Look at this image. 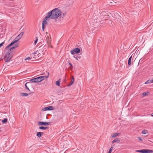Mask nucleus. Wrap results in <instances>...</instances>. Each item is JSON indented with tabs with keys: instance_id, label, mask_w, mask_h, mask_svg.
<instances>
[{
	"instance_id": "obj_1",
	"label": "nucleus",
	"mask_w": 153,
	"mask_h": 153,
	"mask_svg": "<svg viewBox=\"0 0 153 153\" xmlns=\"http://www.w3.org/2000/svg\"><path fill=\"white\" fill-rule=\"evenodd\" d=\"M61 14L60 10L58 8H55L49 12L47 16L45 17L46 19L48 18L51 19H53L58 18Z\"/></svg>"
},
{
	"instance_id": "obj_2",
	"label": "nucleus",
	"mask_w": 153,
	"mask_h": 153,
	"mask_svg": "<svg viewBox=\"0 0 153 153\" xmlns=\"http://www.w3.org/2000/svg\"><path fill=\"white\" fill-rule=\"evenodd\" d=\"M18 44L16 43L14 45L13 47L10 48H9L7 49L6 48V49L7 50V51L4 58V60L6 62L10 61L12 58V56L10 54L11 52V50L17 47L18 46Z\"/></svg>"
},
{
	"instance_id": "obj_3",
	"label": "nucleus",
	"mask_w": 153,
	"mask_h": 153,
	"mask_svg": "<svg viewBox=\"0 0 153 153\" xmlns=\"http://www.w3.org/2000/svg\"><path fill=\"white\" fill-rule=\"evenodd\" d=\"M24 33V32H22L21 33L16 37L13 40L12 42L6 47V48H10V47L13 45L16 44L15 43L20 39Z\"/></svg>"
},
{
	"instance_id": "obj_4",
	"label": "nucleus",
	"mask_w": 153,
	"mask_h": 153,
	"mask_svg": "<svg viewBox=\"0 0 153 153\" xmlns=\"http://www.w3.org/2000/svg\"><path fill=\"white\" fill-rule=\"evenodd\" d=\"M100 17L98 15H96L93 17L92 19L93 21L92 22L93 25H96L97 23H99V22H100V20L99 18ZM98 24L97 25H98Z\"/></svg>"
},
{
	"instance_id": "obj_5",
	"label": "nucleus",
	"mask_w": 153,
	"mask_h": 153,
	"mask_svg": "<svg viewBox=\"0 0 153 153\" xmlns=\"http://www.w3.org/2000/svg\"><path fill=\"white\" fill-rule=\"evenodd\" d=\"M112 16L114 18V20L115 22H120L121 17L117 12H115L114 16L113 15Z\"/></svg>"
},
{
	"instance_id": "obj_6",
	"label": "nucleus",
	"mask_w": 153,
	"mask_h": 153,
	"mask_svg": "<svg viewBox=\"0 0 153 153\" xmlns=\"http://www.w3.org/2000/svg\"><path fill=\"white\" fill-rule=\"evenodd\" d=\"M136 152L142 153H153V151L148 149H143L140 150H136L135 151Z\"/></svg>"
},
{
	"instance_id": "obj_7",
	"label": "nucleus",
	"mask_w": 153,
	"mask_h": 153,
	"mask_svg": "<svg viewBox=\"0 0 153 153\" xmlns=\"http://www.w3.org/2000/svg\"><path fill=\"white\" fill-rule=\"evenodd\" d=\"M71 54L74 55L75 53H79L80 52V49L78 48H76L74 49L71 50L70 51Z\"/></svg>"
},
{
	"instance_id": "obj_8",
	"label": "nucleus",
	"mask_w": 153,
	"mask_h": 153,
	"mask_svg": "<svg viewBox=\"0 0 153 153\" xmlns=\"http://www.w3.org/2000/svg\"><path fill=\"white\" fill-rule=\"evenodd\" d=\"M39 77H37L36 78H34L31 79H30L29 81L31 82H40L41 81Z\"/></svg>"
},
{
	"instance_id": "obj_9",
	"label": "nucleus",
	"mask_w": 153,
	"mask_h": 153,
	"mask_svg": "<svg viewBox=\"0 0 153 153\" xmlns=\"http://www.w3.org/2000/svg\"><path fill=\"white\" fill-rule=\"evenodd\" d=\"M50 123L40 121L38 123L39 126H48L50 124Z\"/></svg>"
},
{
	"instance_id": "obj_10",
	"label": "nucleus",
	"mask_w": 153,
	"mask_h": 153,
	"mask_svg": "<svg viewBox=\"0 0 153 153\" xmlns=\"http://www.w3.org/2000/svg\"><path fill=\"white\" fill-rule=\"evenodd\" d=\"M53 109V108L52 106H49L48 107H45L42 109L43 111H46L51 110Z\"/></svg>"
},
{
	"instance_id": "obj_11",
	"label": "nucleus",
	"mask_w": 153,
	"mask_h": 153,
	"mask_svg": "<svg viewBox=\"0 0 153 153\" xmlns=\"http://www.w3.org/2000/svg\"><path fill=\"white\" fill-rule=\"evenodd\" d=\"M45 41L47 44L48 46H49L51 45V39L49 38V37L48 36H47L45 39Z\"/></svg>"
},
{
	"instance_id": "obj_12",
	"label": "nucleus",
	"mask_w": 153,
	"mask_h": 153,
	"mask_svg": "<svg viewBox=\"0 0 153 153\" xmlns=\"http://www.w3.org/2000/svg\"><path fill=\"white\" fill-rule=\"evenodd\" d=\"M45 20L43 21L42 23V29L43 31H44V28L45 27V25L47 24V22L46 21L47 19H46L45 18Z\"/></svg>"
},
{
	"instance_id": "obj_13",
	"label": "nucleus",
	"mask_w": 153,
	"mask_h": 153,
	"mask_svg": "<svg viewBox=\"0 0 153 153\" xmlns=\"http://www.w3.org/2000/svg\"><path fill=\"white\" fill-rule=\"evenodd\" d=\"M47 73H48V75L47 76H39L40 78V80H41V81H42L45 79L46 78H48V77L49 76V74L48 72Z\"/></svg>"
},
{
	"instance_id": "obj_14",
	"label": "nucleus",
	"mask_w": 153,
	"mask_h": 153,
	"mask_svg": "<svg viewBox=\"0 0 153 153\" xmlns=\"http://www.w3.org/2000/svg\"><path fill=\"white\" fill-rule=\"evenodd\" d=\"M120 134V133H114L111 135V136L112 137H116L118 136Z\"/></svg>"
},
{
	"instance_id": "obj_15",
	"label": "nucleus",
	"mask_w": 153,
	"mask_h": 153,
	"mask_svg": "<svg viewBox=\"0 0 153 153\" xmlns=\"http://www.w3.org/2000/svg\"><path fill=\"white\" fill-rule=\"evenodd\" d=\"M44 134L43 132H38L37 134V136L39 138L41 137L42 135Z\"/></svg>"
},
{
	"instance_id": "obj_16",
	"label": "nucleus",
	"mask_w": 153,
	"mask_h": 153,
	"mask_svg": "<svg viewBox=\"0 0 153 153\" xmlns=\"http://www.w3.org/2000/svg\"><path fill=\"white\" fill-rule=\"evenodd\" d=\"M40 129L46 130L48 129L49 127L48 126H40L39 128Z\"/></svg>"
},
{
	"instance_id": "obj_17",
	"label": "nucleus",
	"mask_w": 153,
	"mask_h": 153,
	"mask_svg": "<svg viewBox=\"0 0 153 153\" xmlns=\"http://www.w3.org/2000/svg\"><path fill=\"white\" fill-rule=\"evenodd\" d=\"M120 142V140H119L118 138H116L112 142V143H114L115 142H117V143H119Z\"/></svg>"
},
{
	"instance_id": "obj_18",
	"label": "nucleus",
	"mask_w": 153,
	"mask_h": 153,
	"mask_svg": "<svg viewBox=\"0 0 153 153\" xmlns=\"http://www.w3.org/2000/svg\"><path fill=\"white\" fill-rule=\"evenodd\" d=\"M131 59H132V56H131L128 59V65H130L131 64Z\"/></svg>"
},
{
	"instance_id": "obj_19",
	"label": "nucleus",
	"mask_w": 153,
	"mask_h": 153,
	"mask_svg": "<svg viewBox=\"0 0 153 153\" xmlns=\"http://www.w3.org/2000/svg\"><path fill=\"white\" fill-rule=\"evenodd\" d=\"M20 95L22 97L27 96L28 95V94L27 93H20Z\"/></svg>"
},
{
	"instance_id": "obj_20",
	"label": "nucleus",
	"mask_w": 153,
	"mask_h": 153,
	"mask_svg": "<svg viewBox=\"0 0 153 153\" xmlns=\"http://www.w3.org/2000/svg\"><path fill=\"white\" fill-rule=\"evenodd\" d=\"M149 94V92H148V91L146 92H143V93H142L143 96V97H144L148 95Z\"/></svg>"
},
{
	"instance_id": "obj_21",
	"label": "nucleus",
	"mask_w": 153,
	"mask_h": 153,
	"mask_svg": "<svg viewBox=\"0 0 153 153\" xmlns=\"http://www.w3.org/2000/svg\"><path fill=\"white\" fill-rule=\"evenodd\" d=\"M60 79H59L56 82V84L58 86H59L60 85Z\"/></svg>"
},
{
	"instance_id": "obj_22",
	"label": "nucleus",
	"mask_w": 153,
	"mask_h": 153,
	"mask_svg": "<svg viewBox=\"0 0 153 153\" xmlns=\"http://www.w3.org/2000/svg\"><path fill=\"white\" fill-rule=\"evenodd\" d=\"M29 84H30V83L29 82H27L26 83V84H25V87H26V88H27V89L29 91H30L29 90V88H28V87L27 86V85Z\"/></svg>"
},
{
	"instance_id": "obj_23",
	"label": "nucleus",
	"mask_w": 153,
	"mask_h": 153,
	"mask_svg": "<svg viewBox=\"0 0 153 153\" xmlns=\"http://www.w3.org/2000/svg\"><path fill=\"white\" fill-rule=\"evenodd\" d=\"M80 56L79 55H78L77 56L75 57V56H74V57L77 60H79L78 59V58H79V59H80Z\"/></svg>"
},
{
	"instance_id": "obj_24",
	"label": "nucleus",
	"mask_w": 153,
	"mask_h": 153,
	"mask_svg": "<svg viewBox=\"0 0 153 153\" xmlns=\"http://www.w3.org/2000/svg\"><path fill=\"white\" fill-rule=\"evenodd\" d=\"M148 131L146 130H143L142 131V133L144 134H146V133H147Z\"/></svg>"
},
{
	"instance_id": "obj_25",
	"label": "nucleus",
	"mask_w": 153,
	"mask_h": 153,
	"mask_svg": "<svg viewBox=\"0 0 153 153\" xmlns=\"http://www.w3.org/2000/svg\"><path fill=\"white\" fill-rule=\"evenodd\" d=\"M7 118H4L3 120H2V122L3 123H6L7 121Z\"/></svg>"
},
{
	"instance_id": "obj_26",
	"label": "nucleus",
	"mask_w": 153,
	"mask_h": 153,
	"mask_svg": "<svg viewBox=\"0 0 153 153\" xmlns=\"http://www.w3.org/2000/svg\"><path fill=\"white\" fill-rule=\"evenodd\" d=\"M68 64L70 65V68L71 69H72L73 68V66L72 64L70 62H68Z\"/></svg>"
},
{
	"instance_id": "obj_27",
	"label": "nucleus",
	"mask_w": 153,
	"mask_h": 153,
	"mask_svg": "<svg viewBox=\"0 0 153 153\" xmlns=\"http://www.w3.org/2000/svg\"><path fill=\"white\" fill-rule=\"evenodd\" d=\"M113 147L112 146L111 147L110 149H109V152H108V153H111V151L113 149Z\"/></svg>"
},
{
	"instance_id": "obj_28",
	"label": "nucleus",
	"mask_w": 153,
	"mask_h": 153,
	"mask_svg": "<svg viewBox=\"0 0 153 153\" xmlns=\"http://www.w3.org/2000/svg\"><path fill=\"white\" fill-rule=\"evenodd\" d=\"M151 83V81L150 80H148L147 81H146L145 83V84H149Z\"/></svg>"
},
{
	"instance_id": "obj_29",
	"label": "nucleus",
	"mask_w": 153,
	"mask_h": 153,
	"mask_svg": "<svg viewBox=\"0 0 153 153\" xmlns=\"http://www.w3.org/2000/svg\"><path fill=\"white\" fill-rule=\"evenodd\" d=\"M7 5L8 6H12L13 5V4L11 3H7Z\"/></svg>"
},
{
	"instance_id": "obj_30",
	"label": "nucleus",
	"mask_w": 153,
	"mask_h": 153,
	"mask_svg": "<svg viewBox=\"0 0 153 153\" xmlns=\"http://www.w3.org/2000/svg\"><path fill=\"white\" fill-rule=\"evenodd\" d=\"M38 41V39L37 37H36V39L35 40L34 42V45H35Z\"/></svg>"
},
{
	"instance_id": "obj_31",
	"label": "nucleus",
	"mask_w": 153,
	"mask_h": 153,
	"mask_svg": "<svg viewBox=\"0 0 153 153\" xmlns=\"http://www.w3.org/2000/svg\"><path fill=\"white\" fill-rule=\"evenodd\" d=\"M71 82H73V83L74 82V77L73 76H72L71 78Z\"/></svg>"
},
{
	"instance_id": "obj_32",
	"label": "nucleus",
	"mask_w": 153,
	"mask_h": 153,
	"mask_svg": "<svg viewBox=\"0 0 153 153\" xmlns=\"http://www.w3.org/2000/svg\"><path fill=\"white\" fill-rule=\"evenodd\" d=\"M30 59H31V58H30V57H27V58H25V60H29Z\"/></svg>"
},
{
	"instance_id": "obj_33",
	"label": "nucleus",
	"mask_w": 153,
	"mask_h": 153,
	"mask_svg": "<svg viewBox=\"0 0 153 153\" xmlns=\"http://www.w3.org/2000/svg\"><path fill=\"white\" fill-rule=\"evenodd\" d=\"M4 43V42H3L0 44V48H1L3 45Z\"/></svg>"
},
{
	"instance_id": "obj_34",
	"label": "nucleus",
	"mask_w": 153,
	"mask_h": 153,
	"mask_svg": "<svg viewBox=\"0 0 153 153\" xmlns=\"http://www.w3.org/2000/svg\"><path fill=\"white\" fill-rule=\"evenodd\" d=\"M73 82H71L70 83L69 85H68V86H70L71 85L73 84Z\"/></svg>"
},
{
	"instance_id": "obj_35",
	"label": "nucleus",
	"mask_w": 153,
	"mask_h": 153,
	"mask_svg": "<svg viewBox=\"0 0 153 153\" xmlns=\"http://www.w3.org/2000/svg\"><path fill=\"white\" fill-rule=\"evenodd\" d=\"M138 139L140 141H142L143 140L140 138V137H138Z\"/></svg>"
},
{
	"instance_id": "obj_36",
	"label": "nucleus",
	"mask_w": 153,
	"mask_h": 153,
	"mask_svg": "<svg viewBox=\"0 0 153 153\" xmlns=\"http://www.w3.org/2000/svg\"><path fill=\"white\" fill-rule=\"evenodd\" d=\"M150 81H151V83H153V79H152L151 80H150Z\"/></svg>"
},
{
	"instance_id": "obj_37",
	"label": "nucleus",
	"mask_w": 153,
	"mask_h": 153,
	"mask_svg": "<svg viewBox=\"0 0 153 153\" xmlns=\"http://www.w3.org/2000/svg\"><path fill=\"white\" fill-rule=\"evenodd\" d=\"M151 116H152V117H153V113H152V114H151Z\"/></svg>"
},
{
	"instance_id": "obj_38",
	"label": "nucleus",
	"mask_w": 153,
	"mask_h": 153,
	"mask_svg": "<svg viewBox=\"0 0 153 153\" xmlns=\"http://www.w3.org/2000/svg\"><path fill=\"white\" fill-rule=\"evenodd\" d=\"M140 60H141V59H140V60H139V62L138 64H139V63L140 62Z\"/></svg>"
},
{
	"instance_id": "obj_39",
	"label": "nucleus",
	"mask_w": 153,
	"mask_h": 153,
	"mask_svg": "<svg viewBox=\"0 0 153 153\" xmlns=\"http://www.w3.org/2000/svg\"><path fill=\"white\" fill-rule=\"evenodd\" d=\"M36 54V53H35V52L34 53V54Z\"/></svg>"
},
{
	"instance_id": "obj_40",
	"label": "nucleus",
	"mask_w": 153,
	"mask_h": 153,
	"mask_svg": "<svg viewBox=\"0 0 153 153\" xmlns=\"http://www.w3.org/2000/svg\"><path fill=\"white\" fill-rule=\"evenodd\" d=\"M66 79H65V81H66Z\"/></svg>"
}]
</instances>
